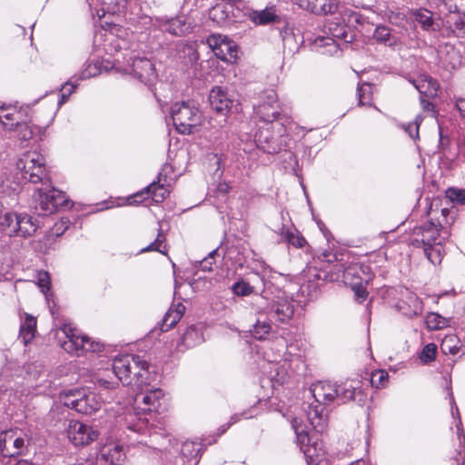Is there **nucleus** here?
<instances>
[{"label": "nucleus", "mask_w": 465, "mask_h": 465, "mask_svg": "<svg viewBox=\"0 0 465 465\" xmlns=\"http://www.w3.org/2000/svg\"><path fill=\"white\" fill-rule=\"evenodd\" d=\"M342 23L330 20L321 29L322 35H319L314 40L316 47H326V54H336L339 52L336 39H343L346 43L350 27L361 21V15L349 8H344L341 12Z\"/></svg>", "instance_id": "nucleus-1"}, {"label": "nucleus", "mask_w": 465, "mask_h": 465, "mask_svg": "<svg viewBox=\"0 0 465 465\" xmlns=\"http://www.w3.org/2000/svg\"><path fill=\"white\" fill-rule=\"evenodd\" d=\"M310 393L313 398V402L309 404L307 419L316 431L322 432L328 424V416L324 406L338 397V386L330 381H318L312 385Z\"/></svg>", "instance_id": "nucleus-2"}, {"label": "nucleus", "mask_w": 465, "mask_h": 465, "mask_svg": "<svg viewBox=\"0 0 465 465\" xmlns=\"http://www.w3.org/2000/svg\"><path fill=\"white\" fill-rule=\"evenodd\" d=\"M55 337L60 346L67 352L74 356H82L85 352H98L104 345L83 334L79 330L69 324H64L56 330Z\"/></svg>", "instance_id": "nucleus-3"}, {"label": "nucleus", "mask_w": 465, "mask_h": 465, "mask_svg": "<svg viewBox=\"0 0 465 465\" xmlns=\"http://www.w3.org/2000/svg\"><path fill=\"white\" fill-rule=\"evenodd\" d=\"M113 371L124 385L142 386L147 379L148 363L137 355H124L114 359Z\"/></svg>", "instance_id": "nucleus-4"}, {"label": "nucleus", "mask_w": 465, "mask_h": 465, "mask_svg": "<svg viewBox=\"0 0 465 465\" xmlns=\"http://www.w3.org/2000/svg\"><path fill=\"white\" fill-rule=\"evenodd\" d=\"M59 401L65 407L86 415L95 412L102 406L98 397L89 389L85 388L63 391L59 394Z\"/></svg>", "instance_id": "nucleus-5"}, {"label": "nucleus", "mask_w": 465, "mask_h": 465, "mask_svg": "<svg viewBox=\"0 0 465 465\" xmlns=\"http://www.w3.org/2000/svg\"><path fill=\"white\" fill-rule=\"evenodd\" d=\"M292 428L296 434L297 443L305 456L307 465H327L322 442L308 434L302 420L298 418L293 419Z\"/></svg>", "instance_id": "nucleus-6"}, {"label": "nucleus", "mask_w": 465, "mask_h": 465, "mask_svg": "<svg viewBox=\"0 0 465 465\" xmlns=\"http://www.w3.org/2000/svg\"><path fill=\"white\" fill-rule=\"evenodd\" d=\"M171 115L176 130L183 134L194 133L203 121V115L193 102L173 104Z\"/></svg>", "instance_id": "nucleus-7"}, {"label": "nucleus", "mask_w": 465, "mask_h": 465, "mask_svg": "<svg viewBox=\"0 0 465 465\" xmlns=\"http://www.w3.org/2000/svg\"><path fill=\"white\" fill-rule=\"evenodd\" d=\"M17 169L23 173L25 180L36 183L45 174L44 156L37 152H27L18 160Z\"/></svg>", "instance_id": "nucleus-8"}, {"label": "nucleus", "mask_w": 465, "mask_h": 465, "mask_svg": "<svg viewBox=\"0 0 465 465\" xmlns=\"http://www.w3.org/2000/svg\"><path fill=\"white\" fill-rule=\"evenodd\" d=\"M27 443V435L20 430H9L0 433V452L5 457L22 454Z\"/></svg>", "instance_id": "nucleus-9"}, {"label": "nucleus", "mask_w": 465, "mask_h": 465, "mask_svg": "<svg viewBox=\"0 0 465 465\" xmlns=\"http://www.w3.org/2000/svg\"><path fill=\"white\" fill-rule=\"evenodd\" d=\"M67 438L74 446H86L99 437L97 429L80 420H71L66 427Z\"/></svg>", "instance_id": "nucleus-10"}, {"label": "nucleus", "mask_w": 465, "mask_h": 465, "mask_svg": "<svg viewBox=\"0 0 465 465\" xmlns=\"http://www.w3.org/2000/svg\"><path fill=\"white\" fill-rule=\"evenodd\" d=\"M254 114L266 124L272 123L278 118L280 105L274 90H268L260 94L259 101L254 106Z\"/></svg>", "instance_id": "nucleus-11"}, {"label": "nucleus", "mask_w": 465, "mask_h": 465, "mask_svg": "<svg viewBox=\"0 0 465 465\" xmlns=\"http://www.w3.org/2000/svg\"><path fill=\"white\" fill-rule=\"evenodd\" d=\"M38 204L35 206L39 215H48L55 213L61 206H64L67 198L64 193L54 188L38 191Z\"/></svg>", "instance_id": "nucleus-12"}, {"label": "nucleus", "mask_w": 465, "mask_h": 465, "mask_svg": "<svg viewBox=\"0 0 465 465\" xmlns=\"http://www.w3.org/2000/svg\"><path fill=\"white\" fill-rule=\"evenodd\" d=\"M207 44L217 58L229 63L236 60L238 54L237 45L226 35H212L208 37Z\"/></svg>", "instance_id": "nucleus-13"}, {"label": "nucleus", "mask_w": 465, "mask_h": 465, "mask_svg": "<svg viewBox=\"0 0 465 465\" xmlns=\"http://www.w3.org/2000/svg\"><path fill=\"white\" fill-rule=\"evenodd\" d=\"M124 459V446L121 442L106 441L100 447L95 465H120Z\"/></svg>", "instance_id": "nucleus-14"}, {"label": "nucleus", "mask_w": 465, "mask_h": 465, "mask_svg": "<svg viewBox=\"0 0 465 465\" xmlns=\"http://www.w3.org/2000/svg\"><path fill=\"white\" fill-rule=\"evenodd\" d=\"M117 70H121L124 74H133L142 82L146 84H151V82L155 78L154 66L147 58H136L133 60L131 65L124 68H122L119 65L117 66Z\"/></svg>", "instance_id": "nucleus-15"}, {"label": "nucleus", "mask_w": 465, "mask_h": 465, "mask_svg": "<svg viewBox=\"0 0 465 465\" xmlns=\"http://www.w3.org/2000/svg\"><path fill=\"white\" fill-rule=\"evenodd\" d=\"M441 227L431 222L424 223L414 232L413 243L420 242L422 247H428L437 242H445L446 237L440 233Z\"/></svg>", "instance_id": "nucleus-16"}, {"label": "nucleus", "mask_w": 465, "mask_h": 465, "mask_svg": "<svg viewBox=\"0 0 465 465\" xmlns=\"http://www.w3.org/2000/svg\"><path fill=\"white\" fill-rule=\"evenodd\" d=\"M163 391L161 389H154L145 394L136 395L134 398L135 408L143 412L158 411L163 405Z\"/></svg>", "instance_id": "nucleus-17"}, {"label": "nucleus", "mask_w": 465, "mask_h": 465, "mask_svg": "<svg viewBox=\"0 0 465 465\" xmlns=\"http://www.w3.org/2000/svg\"><path fill=\"white\" fill-rule=\"evenodd\" d=\"M302 9L314 15H326L339 10L340 0H295Z\"/></svg>", "instance_id": "nucleus-18"}, {"label": "nucleus", "mask_w": 465, "mask_h": 465, "mask_svg": "<svg viewBox=\"0 0 465 465\" xmlns=\"http://www.w3.org/2000/svg\"><path fill=\"white\" fill-rule=\"evenodd\" d=\"M209 101L213 111L221 114H227L233 104L232 99L221 87H213L209 94Z\"/></svg>", "instance_id": "nucleus-19"}, {"label": "nucleus", "mask_w": 465, "mask_h": 465, "mask_svg": "<svg viewBox=\"0 0 465 465\" xmlns=\"http://www.w3.org/2000/svg\"><path fill=\"white\" fill-rule=\"evenodd\" d=\"M170 191L167 189L163 183H160V180L158 182L152 183L149 186L145 188V192H140L133 195L129 198V203L133 204L134 203H140L143 201V195L144 193L150 194L152 200L154 203H162L169 194Z\"/></svg>", "instance_id": "nucleus-20"}, {"label": "nucleus", "mask_w": 465, "mask_h": 465, "mask_svg": "<svg viewBox=\"0 0 465 465\" xmlns=\"http://www.w3.org/2000/svg\"><path fill=\"white\" fill-rule=\"evenodd\" d=\"M372 272L369 265L362 263H352L348 266L343 272V279L345 282H351L352 280L369 283L372 279Z\"/></svg>", "instance_id": "nucleus-21"}, {"label": "nucleus", "mask_w": 465, "mask_h": 465, "mask_svg": "<svg viewBox=\"0 0 465 465\" xmlns=\"http://www.w3.org/2000/svg\"><path fill=\"white\" fill-rule=\"evenodd\" d=\"M412 84L420 94L428 97L437 95L439 84L429 75H420L416 80H413Z\"/></svg>", "instance_id": "nucleus-22"}, {"label": "nucleus", "mask_w": 465, "mask_h": 465, "mask_svg": "<svg viewBox=\"0 0 465 465\" xmlns=\"http://www.w3.org/2000/svg\"><path fill=\"white\" fill-rule=\"evenodd\" d=\"M252 22L258 25H265L279 21V15L274 6L266 7L263 10H256L250 13Z\"/></svg>", "instance_id": "nucleus-23"}, {"label": "nucleus", "mask_w": 465, "mask_h": 465, "mask_svg": "<svg viewBox=\"0 0 465 465\" xmlns=\"http://www.w3.org/2000/svg\"><path fill=\"white\" fill-rule=\"evenodd\" d=\"M253 144L264 153H273L277 151L276 145L268 129L259 130L253 137Z\"/></svg>", "instance_id": "nucleus-24"}, {"label": "nucleus", "mask_w": 465, "mask_h": 465, "mask_svg": "<svg viewBox=\"0 0 465 465\" xmlns=\"http://www.w3.org/2000/svg\"><path fill=\"white\" fill-rule=\"evenodd\" d=\"M21 112L15 111V106L3 104L0 106V122L7 130H13L21 118Z\"/></svg>", "instance_id": "nucleus-25"}, {"label": "nucleus", "mask_w": 465, "mask_h": 465, "mask_svg": "<svg viewBox=\"0 0 465 465\" xmlns=\"http://www.w3.org/2000/svg\"><path fill=\"white\" fill-rule=\"evenodd\" d=\"M293 315V307L287 300L278 301L273 304L271 316L278 322H285Z\"/></svg>", "instance_id": "nucleus-26"}, {"label": "nucleus", "mask_w": 465, "mask_h": 465, "mask_svg": "<svg viewBox=\"0 0 465 465\" xmlns=\"http://www.w3.org/2000/svg\"><path fill=\"white\" fill-rule=\"evenodd\" d=\"M159 26L162 30L167 31L173 35H181L188 29L185 23L180 17L161 19Z\"/></svg>", "instance_id": "nucleus-27"}, {"label": "nucleus", "mask_w": 465, "mask_h": 465, "mask_svg": "<svg viewBox=\"0 0 465 465\" xmlns=\"http://www.w3.org/2000/svg\"><path fill=\"white\" fill-rule=\"evenodd\" d=\"M0 226L5 235H16L19 231V215L13 213H5L1 218Z\"/></svg>", "instance_id": "nucleus-28"}, {"label": "nucleus", "mask_w": 465, "mask_h": 465, "mask_svg": "<svg viewBox=\"0 0 465 465\" xmlns=\"http://www.w3.org/2000/svg\"><path fill=\"white\" fill-rule=\"evenodd\" d=\"M36 331V319L29 314H25V318L20 327V337L25 344L29 343L35 337Z\"/></svg>", "instance_id": "nucleus-29"}, {"label": "nucleus", "mask_w": 465, "mask_h": 465, "mask_svg": "<svg viewBox=\"0 0 465 465\" xmlns=\"http://www.w3.org/2000/svg\"><path fill=\"white\" fill-rule=\"evenodd\" d=\"M203 341V335L200 328L192 326L187 329L182 337L181 344L178 347L183 346L184 348H191L200 344Z\"/></svg>", "instance_id": "nucleus-30"}, {"label": "nucleus", "mask_w": 465, "mask_h": 465, "mask_svg": "<svg viewBox=\"0 0 465 465\" xmlns=\"http://www.w3.org/2000/svg\"><path fill=\"white\" fill-rule=\"evenodd\" d=\"M339 395L337 398L342 401L343 403L356 400L358 395H361V391L355 385L354 381H345L338 387Z\"/></svg>", "instance_id": "nucleus-31"}, {"label": "nucleus", "mask_w": 465, "mask_h": 465, "mask_svg": "<svg viewBox=\"0 0 465 465\" xmlns=\"http://www.w3.org/2000/svg\"><path fill=\"white\" fill-rule=\"evenodd\" d=\"M444 242H437L435 244L423 248L426 257L432 264H440L445 254Z\"/></svg>", "instance_id": "nucleus-32"}, {"label": "nucleus", "mask_w": 465, "mask_h": 465, "mask_svg": "<svg viewBox=\"0 0 465 465\" xmlns=\"http://www.w3.org/2000/svg\"><path fill=\"white\" fill-rule=\"evenodd\" d=\"M407 306H400V310L403 314L408 317L419 315L422 312L421 301L413 293H409L407 296Z\"/></svg>", "instance_id": "nucleus-33"}, {"label": "nucleus", "mask_w": 465, "mask_h": 465, "mask_svg": "<svg viewBox=\"0 0 465 465\" xmlns=\"http://www.w3.org/2000/svg\"><path fill=\"white\" fill-rule=\"evenodd\" d=\"M415 20L424 30H435L432 13L427 9H417L412 12Z\"/></svg>", "instance_id": "nucleus-34"}, {"label": "nucleus", "mask_w": 465, "mask_h": 465, "mask_svg": "<svg viewBox=\"0 0 465 465\" xmlns=\"http://www.w3.org/2000/svg\"><path fill=\"white\" fill-rule=\"evenodd\" d=\"M373 38L380 43H382L388 46H394L398 44L396 37L391 35V30L383 25L376 27L373 33Z\"/></svg>", "instance_id": "nucleus-35"}, {"label": "nucleus", "mask_w": 465, "mask_h": 465, "mask_svg": "<svg viewBox=\"0 0 465 465\" xmlns=\"http://www.w3.org/2000/svg\"><path fill=\"white\" fill-rule=\"evenodd\" d=\"M37 229V226L33 222L32 217L28 215H19V231L16 235L27 237L32 235Z\"/></svg>", "instance_id": "nucleus-36"}, {"label": "nucleus", "mask_w": 465, "mask_h": 465, "mask_svg": "<svg viewBox=\"0 0 465 465\" xmlns=\"http://www.w3.org/2000/svg\"><path fill=\"white\" fill-rule=\"evenodd\" d=\"M165 236L161 232V230L158 232V235L156 239L148 246L143 248L140 252H158L164 255L167 254V248L165 244Z\"/></svg>", "instance_id": "nucleus-37"}, {"label": "nucleus", "mask_w": 465, "mask_h": 465, "mask_svg": "<svg viewBox=\"0 0 465 465\" xmlns=\"http://www.w3.org/2000/svg\"><path fill=\"white\" fill-rule=\"evenodd\" d=\"M283 237L289 244L296 248H302L306 244V240L296 230H286Z\"/></svg>", "instance_id": "nucleus-38"}, {"label": "nucleus", "mask_w": 465, "mask_h": 465, "mask_svg": "<svg viewBox=\"0 0 465 465\" xmlns=\"http://www.w3.org/2000/svg\"><path fill=\"white\" fill-rule=\"evenodd\" d=\"M426 324L430 330H439L447 326L448 322L445 318L438 313L431 312L426 317Z\"/></svg>", "instance_id": "nucleus-39"}, {"label": "nucleus", "mask_w": 465, "mask_h": 465, "mask_svg": "<svg viewBox=\"0 0 465 465\" xmlns=\"http://www.w3.org/2000/svg\"><path fill=\"white\" fill-rule=\"evenodd\" d=\"M232 290L237 296H248L254 292V287L249 282L240 280L232 286Z\"/></svg>", "instance_id": "nucleus-40"}, {"label": "nucleus", "mask_w": 465, "mask_h": 465, "mask_svg": "<svg viewBox=\"0 0 465 465\" xmlns=\"http://www.w3.org/2000/svg\"><path fill=\"white\" fill-rule=\"evenodd\" d=\"M271 330L272 326L268 322L258 321L253 326L252 335L258 340H263L270 333Z\"/></svg>", "instance_id": "nucleus-41"}, {"label": "nucleus", "mask_w": 465, "mask_h": 465, "mask_svg": "<svg viewBox=\"0 0 465 465\" xmlns=\"http://www.w3.org/2000/svg\"><path fill=\"white\" fill-rule=\"evenodd\" d=\"M359 104H368L371 100L372 94V86L369 84H362L358 87L357 90Z\"/></svg>", "instance_id": "nucleus-42"}, {"label": "nucleus", "mask_w": 465, "mask_h": 465, "mask_svg": "<svg viewBox=\"0 0 465 465\" xmlns=\"http://www.w3.org/2000/svg\"><path fill=\"white\" fill-rule=\"evenodd\" d=\"M347 282L351 286V289L353 290L355 296L360 302L367 299L368 292L363 286L365 282H361L355 280Z\"/></svg>", "instance_id": "nucleus-43"}, {"label": "nucleus", "mask_w": 465, "mask_h": 465, "mask_svg": "<svg viewBox=\"0 0 465 465\" xmlns=\"http://www.w3.org/2000/svg\"><path fill=\"white\" fill-rule=\"evenodd\" d=\"M446 196L452 203H465V189L450 188L446 191Z\"/></svg>", "instance_id": "nucleus-44"}, {"label": "nucleus", "mask_w": 465, "mask_h": 465, "mask_svg": "<svg viewBox=\"0 0 465 465\" xmlns=\"http://www.w3.org/2000/svg\"><path fill=\"white\" fill-rule=\"evenodd\" d=\"M437 352V346L434 343H429L422 349L420 359L422 362L428 363L435 359Z\"/></svg>", "instance_id": "nucleus-45"}, {"label": "nucleus", "mask_w": 465, "mask_h": 465, "mask_svg": "<svg viewBox=\"0 0 465 465\" xmlns=\"http://www.w3.org/2000/svg\"><path fill=\"white\" fill-rule=\"evenodd\" d=\"M389 375L385 371H376L372 373L371 383L376 388L384 387L388 381Z\"/></svg>", "instance_id": "nucleus-46"}, {"label": "nucleus", "mask_w": 465, "mask_h": 465, "mask_svg": "<svg viewBox=\"0 0 465 465\" xmlns=\"http://www.w3.org/2000/svg\"><path fill=\"white\" fill-rule=\"evenodd\" d=\"M15 128H16V131L18 133L17 134L18 138L20 140L28 141L34 135L33 129L27 124H25V123H19V122H17L15 124Z\"/></svg>", "instance_id": "nucleus-47"}, {"label": "nucleus", "mask_w": 465, "mask_h": 465, "mask_svg": "<svg viewBox=\"0 0 465 465\" xmlns=\"http://www.w3.org/2000/svg\"><path fill=\"white\" fill-rule=\"evenodd\" d=\"M252 269L257 275L261 277L262 282L266 277L269 276V273L271 272L269 266H267L262 261H254Z\"/></svg>", "instance_id": "nucleus-48"}, {"label": "nucleus", "mask_w": 465, "mask_h": 465, "mask_svg": "<svg viewBox=\"0 0 465 465\" xmlns=\"http://www.w3.org/2000/svg\"><path fill=\"white\" fill-rule=\"evenodd\" d=\"M182 453L187 457H197L200 451L198 444L193 441H185L182 445Z\"/></svg>", "instance_id": "nucleus-49"}, {"label": "nucleus", "mask_w": 465, "mask_h": 465, "mask_svg": "<svg viewBox=\"0 0 465 465\" xmlns=\"http://www.w3.org/2000/svg\"><path fill=\"white\" fill-rule=\"evenodd\" d=\"M181 319L176 317L173 311L169 310L163 320L162 331H167L169 329L173 327Z\"/></svg>", "instance_id": "nucleus-50"}, {"label": "nucleus", "mask_w": 465, "mask_h": 465, "mask_svg": "<svg viewBox=\"0 0 465 465\" xmlns=\"http://www.w3.org/2000/svg\"><path fill=\"white\" fill-rule=\"evenodd\" d=\"M37 284L43 292H46L50 289V276L48 272L40 271L37 272Z\"/></svg>", "instance_id": "nucleus-51"}, {"label": "nucleus", "mask_w": 465, "mask_h": 465, "mask_svg": "<svg viewBox=\"0 0 465 465\" xmlns=\"http://www.w3.org/2000/svg\"><path fill=\"white\" fill-rule=\"evenodd\" d=\"M12 389L7 387L5 385V381L4 380V371L0 374V399H2V397L9 391V398H8V401L10 403H15V401L18 399L16 394H12Z\"/></svg>", "instance_id": "nucleus-52"}, {"label": "nucleus", "mask_w": 465, "mask_h": 465, "mask_svg": "<svg viewBox=\"0 0 465 465\" xmlns=\"http://www.w3.org/2000/svg\"><path fill=\"white\" fill-rule=\"evenodd\" d=\"M210 17L213 21H216L217 23H221L226 19L227 15L225 14V12L223 10V6L217 5L211 9Z\"/></svg>", "instance_id": "nucleus-53"}, {"label": "nucleus", "mask_w": 465, "mask_h": 465, "mask_svg": "<svg viewBox=\"0 0 465 465\" xmlns=\"http://www.w3.org/2000/svg\"><path fill=\"white\" fill-rule=\"evenodd\" d=\"M218 253V250L215 249L213 251H212L207 257H205L204 259H203V261H201L200 262V267L203 271H206V272H210L212 271V268H213V260H214V257L215 255Z\"/></svg>", "instance_id": "nucleus-54"}, {"label": "nucleus", "mask_w": 465, "mask_h": 465, "mask_svg": "<svg viewBox=\"0 0 465 465\" xmlns=\"http://www.w3.org/2000/svg\"><path fill=\"white\" fill-rule=\"evenodd\" d=\"M421 123V118L417 116L414 123L409 124L405 130L412 139H417L419 137V126Z\"/></svg>", "instance_id": "nucleus-55"}, {"label": "nucleus", "mask_w": 465, "mask_h": 465, "mask_svg": "<svg viewBox=\"0 0 465 465\" xmlns=\"http://www.w3.org/2000/svg\"><path fill=\"white\" fill-rule=\"evenodd\" d=\"M456 341L454 336H447L443 339L441 349L444 352H450L451 354H456L458 352V349L456 346H452V343Z\"/></svg>", "instance_id": "nucleus-56"}, {"label": "nucleus", "mask_w": 465, "mask_h": 465, "mask_svg": "<svg viewBox=\"0 0 465 465\" xmlns=\"http://www.w3.org/2000/svg\"><path fill=\"white\" fill-rule=\"evenodd\" d=\"M456 107L460 112V115L465 118V99L459 98L456 100Z\"/></svg>", "instance_id": "nucleus-57"}, {"label": "nucleus", "mask_w": 465, "mask_h": 465, "mask_svg": "<svg viewBox=\"0 0 465 465\" xmlns=\"http://www.w3.org/2000/svg\"><path fill=\"white\" fill-rule=\"evenodd\" d=\"M170 310L174 312L176 317L181 319L182 316L183 315L184 312H185V307H184V305L179 303L174 308H171Z\"/></svg>", "instance_id": "nucleus-58"}, {"label": "nucleus", "mask_w": 465, "mask_h": 465, "mask_svg": "<svg viewBox=\"0 0 465 465\" xmlns=\"http://www.w3.org/2000/svg\"><path fill=\"white\" fill-rule=\"evenodd\" d=\"M93 1L95 2L96 4L111 6V5H119L121 0H93Z\"/></svg>", "instance_id": "nucleus-59"}, {"label": "nucleus", "mask_w": 465, "mask_h": 465, "mask_svg": "<svg viewBox=\"0 0 465 465\" xmlns=\"http://www.w3.org/2000/svg\"><path fill=\"white\" fill-rule=\"evenodd\" d=\"M230 190V186L226 183H220L217 186L218 193L222 194H226Z\"/></svg>", "instance_id": "nucleus-60"}, {"label": "nucleus", "mask_w": 465, "mask_h": 465, "mask_svg": "<svg viewBox=\"0 0 465 465\" xmlns=\"http://www.w3.org/2000/svg\"><path fill=\"white\" fill-rule=\"evenodd\" d=\"M97 383L101 386V387H104L105 389H110L113 387V382L107 381V380H104V379H98L97 380Z\"/></svg>", "instance_id": "nucleus-61"}, {"label": "nucleus", "mask_w": 465, "mask_h": 465, "mask_svg": "<svg viewBox=\"0 0 465 465\" xmlns=\"http://www.w3.org/2000/svg\"><path fill=\"white\" fill-rule=\"evenodd\" d=\"M65 90H66V87H62V89H61L62 94H61V98L58 101V107H60L62 104H64L68 98L67 94H65Z\"/></svg>", "instance_id": "nucleus-62"}, {"label": "nucleus", "mask_w": 465, "mask_h": 465, "mask_svg": "<svg viewBox=\"0 0 465 465\" xmlns=\"http://www.w3.org/2000/svg\"><path fill=\"white\" fill-rule=\"evenodd\" d=\"M63 87H66L65 94L69 96L74 91L75 85L66 83Z\"/></svg>", "instance_id": "nucleus-63"}, {"label": "nucleus", "mask_w": 465, "mask_h": 465, "mask_svg": "<svg viewBox=\"0 0 465 465\" xmlns=\"http://www.w3.org/2000/svg\"><path fill=\"white\" fill-rule=\"evenodd\" d=\"M351 465H366V461L364 460H358L352 462Z\"/></svg>", "instance_id": "nucleus-64"}]
</instances>
